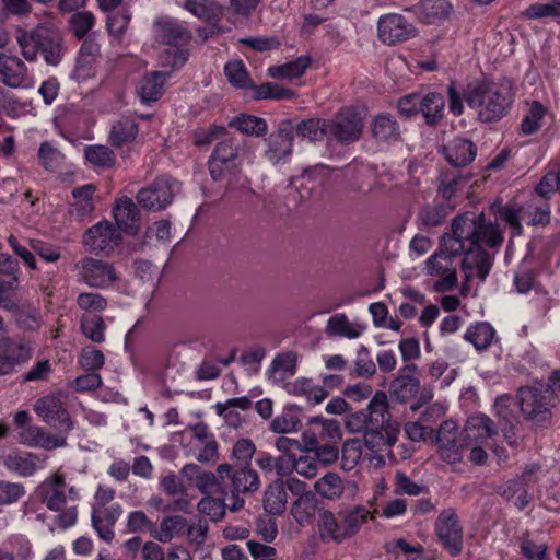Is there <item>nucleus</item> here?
<instances>
[{
  "mask_svg": "<svg viewBox=\"0 0 560 560\" xmlns=\"http://www.w3.org/2000/svg\"><path fill=\"white\" fill-rule=\"evenodd\" d=\"M471 229L469 220H453L452 232L442 236L439 249L427 259V273L438 278L433 283L434 291L446 292L456 287L457 273L453 260L463 254L460 237L468 236Z\"/></svg>",
  "mask_w": 560,
  "mask_h": 560,
  "instance_id": "obj_1",
  "label": "nucleus"
},
{
  "mask_svg": "<svg viewBox=\"0 0 560 560\" xmlns=\"http://www.w3.org/2000/svg\"><path fill=\"white\" fill-rule=\"evenodd\" d=\"M464 97L480 121H498L509 113L514 102L513 84L508 79L472 82L464 89Z\"/></svg>",
  "mask_w": 560,
  "mask_h": 560,
  "instance_id": "obj_2",
  "label": "nucleus"
},
{
  "mask_svg": "<svg viewBox=\"0 0 560 560\" xmlns=\"http://www.w3.org/2000/svg\"><path fill=\"white\" fill-rule=\"evenodd\" d=\"M152 35L155 43L168 46L160 56L163 67L175 69L185 65L188 51L182 47L192 38L185 22L168 15L159 16L153 21Z\"/></svg>",
  "mask_w": 560,
  "mask_h": 560,
  "instance_id": "obj_3",
  "label": "nucleus"
},
{
  "mask_svg": "<svg viewBox=\"0 0 560 560\" xmlns=\"http://www.w3.org/2000/svg\"><path fill=\"white\" fill-rule=\"evenodd\" d=\"M16 42L27 61H36L38 51L49 66H57L63 57L62 37L52 24H39L32 31L20 30Z\"/></svg>",
  "mask_w": 560,
  "mask_h": 560,
  "instance_id": "obj_4",
  "label": "nucleus"
},
{
  "mask_svg": "<svg viewBox=\"0 0 560 560\" xmlns=\"http://www.w3.org/2000/svg\"><path fill=\"white\" fill-rule=\"evenodd\" d=\"M491 210L497 218L505 221L510 225L513 236L522 234L521 221L530 225H545L549 223L550 220V208L548 203H538L534 199L524 206L494 202Z\"/></svg>",
  "mask_w": 560,
  "mask_h": 560,
  "instance_id": "obj_5",
  "label": "nucleus"
},
{
  "mask_svg": "<svg viewBox=\"0 0 560 560\" xmlns=\"http://www.w3.org/2000/svg\"><path fill=\"white\" fill-rule=\"evenodd\" d=\"M400 427L395 421H381L373 424L364 434L363 443L370 451V463L376 467L385 464V455L397 442Z\"/></svg>",
  "mask_w": 560,
  "mask_h": 560,
  "instance_id": "obj_6",
  "label": "nucleus"
},
{
  "mask_svg": "<svg viewBox=\"0 0 560 560\" xmlns=\"http://www.w3.org/2000/svg\"><path fill=\"white\" fill-rule=\"evenodd\" d=\"M180 189V184L168 177H158L149 186L139 190L137 200L145 209L160 211L168 207L176 192Z\"/></svg>",
  "mask_w": 560,
  "mask_h": 560,
  "instance_id": "obj_7",
  "label": "nucleus"
},
{
  "mask_svg": "<svg viewBox=\"0 0 560 560\" xmlns=\"http://www.w3.org/2000/svg\"><path fill=\"white\" fill-rule=\"evenodd\" d=\"M78 281L91 288L105 289L117 280L112 264L93 257H84L74 264Z\"/></svg>",
  "mask_w": 560,
  "mask_h": 560,
  "instance_id": "obj_8",
  "label": "nucleus"
},
{
  "mask_svg": "<svg viewBox=\"0 0 560 560\" xmlns=\"http://www.w3.org/2000/svg\"><path fill=\"white\" fill-rule=\"evenodd\" d=\"M548 389L538 387H523L518 392L520 407L526 419L536 427H547L551 420V411L548 408Z\"/></svg>",
  "mask_w": 560,
  "mask_h": 560,
  "instance_id": "obj_9",
  "label": "nucleus"
},
{
  "mask_svg": "<svg viewBox=\"0 0 560 560\" xmlns=\"http://www.w3.org/2000/svg\"><path fill=\"white\" fill-rule=\"evenodd\" d=\"M183 438L188 440L187 454L194 456L198 462L207 463L217 459L218 443L206 424L198 423L187 428Z\"/></svg>",
  "mask_w": 560,
  "mask_h": 560,
  "instance_id": "obj_10",
  "label": "nucleus"
},
{
  "mask_svg": "<svg viewBox=\"0 0 560 560\" xmlns=\"http://www.w3.org/2000/svg\"><path fill=\"white\" fill-rule=\"evenodd\" d=\"M459 219L469 220L472 223L471 233H469L468 236L460 237L464 250L467 244L475 246H481V244H485L489 247H495L502 243L503 237L498 224L491 222L486 223L482 213L477 214L472 212H465L457 215L454 220Z\"/></svg>",
  "mask_w": 560,
  "mask_h": 560,
  "instance_id": "obj_11",
  "label": "nucleus"
},
{
  "mask_svg": "<svg viewBox=\"0 0 560 560\" xmlns=\"http://www.w3.org/2000/svg\"><path fill=\"white\" fill-rule=\"evenodd\" d=\"M377 34L382 43L395 45L418 36V30L404 15L387 13L378 18Z\"/></svg>",
  "mask_w": 560,
  "mask_h": 560,
  "instance_id": "obj_12",
  "label": "nucleus"
},
{
  "mask_svg": "<svg viewBox=\"0 0 560 560\" xmlns=\"http://www.w3.org/2000/svg\"><path fill=\"white\" fill-rule=\"evenodd\" d=\"M362 129V113L352 107L341 109L334 120L328 122L329 137H332L341 143H350L359 140Z\"/></svg>",
  "mask_w": 560,
  "mask_h": 560,
  "instance_id": "obj_13",
  "label": "nucleus"
},
{
  "mask_svg": "<svg viewBox=\"0 0 560 560\" xmlns=\"http://www.w3.org/2000/svg\"><path fill=\"white\" fill-rule=\"evenodd\" d=\"M40 494L51 511L62 510L68 501H78L80 490L73 486L68 487L62 475L54 474L39 487Z\"/></svg>",
  "mask_w": 560,
  "mask_h": 560,
  "instance_id": "obj_14",
  "label": "nucleus"
},
{
  "mask_svg": "<svg viewBox=\"0 0 560 560\" xmlns=\"http://www.w3.org/2000/svg\"><path fill=\"white\" fill-rule=\"evenodd\" d=\"M435 533L451 556H457L462 551L463 529L454 509H445L439 514Z\"/></svg>",
  "mask_w": 560,
  "mask_h": 560,
  "instance_id": "obj_15",
  "label": "nucleus"
},
{
  "mask_svg": "<svg viewBox=\"0 0 560 560\" xmlns=\"http://www.w3.org/2000/svg\"><path fill=\"white\" fill-rule=\"evenodd\" d=\"M120 234L108 221L91 226L83 235L84 247L95 254H109L118 245Z\"/></svg>",
  "mask_w": 560,
  "mask_h": 560,
  "instance_id": "obj_16",
  "label": "nucleus"
},
{
  "mask_svg": "<svg viewBox=\"0 0 560 560\" xmlns=\"http://www.w3.org/2000/svg\"><path fill=\"white\" fill-rule=\"evenodd\" d=\"M293 140L291 126L288 122H282L266 139L265 158L275 165L288 163L293 152Z\"/></svg>",
  "mask_w": 560,
  "mask_h": 560,
  "instance_id": "obj_17",
  "label": "nucleus"
},
{
  "mask_svg": "<svg viewBox=\"0 0 560 560\" xmlns=\"http://www.w3.org/2000/svg\"><path fill=\"white\" fill-rule=\"evenodd\" d=\"M63 404L62 394L47 395L36 401L34 409L46 423L70 431L73 422Z\"/></svg>",
  "mask_w": 560,
  "mask_h": 560,
  "instance_id": "obj_18",
  "label": "nucleus"
},
{
  "mask_svg": "<svg viewBox=\"0 0 560 560\" xmlns=\"http://www.w3.org/2000/svg\"><path fill=\"white\" fill-rule=\"evenodd\" d=\"M0 78L5 85L13 89H31L35 84L24 62L19 57L4 52H0Z\"/></svg>",
  "mask_w": 560,
  "mask_h": 560,
  "instance_id": "obj_19",
  "label": "nucleus"
},
{
  "mask_svg": "<svg viewBox=\"0 0 560 560\" xmlns=\"http://www.w3.org/2000/svg\"><path fill=\"white\" fill-rule=\"evenodd\" d=\"M32 357L31 348L23 341L12 338L0 339V376L11 374L18 365Z\"/></svg>",
  "mask_w": 560,
  "mask_h": 560,
  "instance_id": "obj_20",
  "label": "nucleus"
},
{
  "mask_svg": "<svg viewBox=\"0 0 560 560\" xmlns=\"http://www.w3.org/2000/svg\"><path fill=\"white\" fill-rule=\"evenodd\" d=\"M462 270L467 282L477 278L483 281L491 268L490 257L481 246L466 245L463 252Z\"/></svg>",
  "mask_w": 560,
  "mask_h": 560,
  "instance_id": "obj_21",
  "label": "nucleus"
},
{
  "mask_svg": "<svg viewBox=\"0 0 560 560\" xmlns=\"http://www.w3.org/2000/svg\"><path fill=\"white\" fill-rule=\"evenodd\" d=\"M418 366L413 363L399 369L397 376L389 384V394L400 402H405L416 396L420 388L417 377Z\"/></svg>",
  "mask_w": 560,
  "mask_h": 560,
  "instance_id": "obj_22",
  "label": "nucleus"
},
{
  "mask_svg": "<svg viewBox=\"0 0 560 560\" xmlns=\"http://www.w3.org/2000/svg\"><path fill=\"white\" fill-rule=\"evenodd\" d=\"M240 163L236 149L230 142H220L209 160L211 177L219 180L226 174L232 173Z\"/></svg>",
  "mask_w": 560,
  "mask_h": 560,
  "instance_id": "obj_23",
  "label": "nucleus"
},
{
  "mask_svg": "<svg viewBox=\"0 0 560 560\" xmlns=\"http://www.w3.org/2000/svg\"><path fill=\"white\" fill-rule=\"evenodd\" d=\"M439 453L441 458L448 464L459 463L463 458V443L457 440L456 424L445 421L438 432Z\"/></svg>",
  "mask_w": 560,
  "mask_h": 560,
  "instance_id": "obj_24",
  "label": "nucleus"
},
{
  "mask_svg": "<svg viewBox=\"0 0 560 560\" xmlns=\"http://www.w3.org/2000/svg\"><path fill=\"white\" fill-rule=\"evenodd\" d=\"M121 514L122 508L119 503H112L104 509H92V527L102 540L110 542L114 539V526Z\"/></svg>",
  "mask_w": 560,
  "mask_h": 560,
  "instance_id": "obj_25",
  "label": "nucleus"
},
{
  "mask_svg": "<svg viewBox=\"0 0 560 560\" xmlns=\"http://www.w3.org/2000/svg\"><path fill=\"white\" fill-rule=\"evenodd\" d=\"M495 433L497 430L492 420L483 413H476L468 418L462 441L465 445L485 443Z\"/></svg>",
  "mask_w": 560,
  "mask_h": 560,
  "instance_id": "obj_26",
  "label": "nucleus"
},
{
  "mask_svg": "<svg viewBox=\"0 0 560 560\" xmlns=\"http://www.w3.org/2000/svg\"><path fill=\"white\" fill-rule=\"evenodd\" d=\"M95 191L96 186L93 184L75 187L71 192V200L69 201L70 215L77 220H84L90 217L95 210Z\"/></svg>",
  "mask_w": 560,
  "mask_h": 560,
  "instance_id": "obj_27",
  "label": "nucleus"
},
{
  "mask_svg": "<svg viewBox=\"0 0 560 560\" xmlns=\"http://www.w3.org/2000/svg\"><path fill=\"white\" fill-rule=\"evenodd\" d=\"M20 442L30 447L54 450L66 445V439L46 432L44 428L28 425L20 432Z\"/></svg>",
  "mask_w": 560,
  "mask_h": 560,
  "instance_id": "obj_28",
  "label": "nucleus"
},
{
  "mask_svg": "<svg viewBox=\"0 0 560 560\" xmlns=\"http://www.w3.org/2000/svg\"><path fill=\"white\" fill-rule=\"evenodd\" d=\"M452 9L450 0H421L415 8L408 10L413 11L423 23L434 24L447 19Z\"/></svg>",
  "mask_w": 560,
  "mask_h": 560,
  "instance_id": "obj_29",
  "label": "nucleus"
},
{
  "mask_svg": "<svg viewBox=\"0 0 560 560\" xmlns=\"http://www.w3.org/2000/svg\"><path fill=\"white\" fill-rule=\"evenodd\" d=\"M476 153L475 144L468 139H455L443 148L445 159L456 167H463L472 162Z\"/></svg>",
  "mask_w": 560,
  "mask_h": 560,
  "instance_id": "obj_30",
  "label": "nucleus"
},
{
  "mask_svg": "<svg viewBox=\"0 0 560 560\" xmlns=\"http://www.w3.org/2000/svg\"><path fill=\"white\" fill-rule=\"evenodd\" d=\"M138 132L139 127L136 118L131 115H124L112 125L109 142L113 147L120 148L133 142Z\"/></svg>",
  "mask_w": 560,
  "mask_h": 560,
  "instance_id": "obj_31",
  "label": "nucleus"
},
{
  "mask_svg": "<svg viewBox=\"0 0 560 560\" xmlns=\"http://www.w3.org/2000/svg\"><path fill=\"white\" fill-rule=\"evenodd\" d=\"M318 535L324 542L340 544L346 540L342 522L330 511H322L317 520Z\"/></svg>",
  "mask_w": 560,
  "mask_h": 560,
  "instance_id": "obj_32",
  "label": "nucleus"
},
{
  "mask_svg": "<svg viewBox=\"0 0 560 560\" xmlns=\"http://www.w3.org/2000/svg\"><path fill=\"white\" fill-rule=\"evenodd\" d=\"M364 330V325L350 322L345 314H336L331 316L326 325L327 335L332 337L355 339L359 338Z\"/></svg>",
  "mask_w": 560,
  "mask_h": 560,
  "instance_id": "obj_33",
  "label": "nucleus"
},
{
  "mask_svg": "<svg viewBox=\"0 0 560 560\" xmlns=\"http://www.w3.org/2000/svg\"><path fill=\"white\" fill-rule=\"evenodd\" d=\"M168 78L166 72L155 71L145 75L138 88V94L142 102H155L164 93V84Z\"/></svg>",
  "mask_w": 560,
  "mask_h": 560,
  "instance_id": "obj_34",
  "label": "nucleus"
},
{
  "mask_svg": "<svg viewBox=\"0 0 560 560\" xmlns=\"http://www.w3.org/2000/svg\"><path fill=\"white\" fill-rule=\"evenodd\" d=\"M287 491L284 481L281 479L275 480L265 490L264 509L268 514H281L287 508Z\"/></svg>",
  "mask_w": 560,
  "mask_h": 560,
  "instance_id": "obj_35",
  "label": "nucleus"
},
{
  "mask_svg": "<svg viewBox=\"0 0 560 560\" xmlns=\"http://www.w3.org/2000/svg\"><path fill=\"white\" fill-rule=\"evenodd\" d=\"M310 66L311 58L301 56L283 65L270 67L268 73L273 79L292 81L302 77Z\"/></svg>",
  "mask_w": 560,
  "mask_h": 560,
  "instance_id": "obj_36",
  "label": "nucleus"
},
{
  "mask_svg": "<svg viewBox=\"0 0 560 560\" xmlns=\"http://www.w3.org/2000/svg\"><path fill=\"white\" fill-rule=\"evenodd\" d=\"M420 113L429 125H434L442 119L445 101L442 94L436 92H428L420 94Z\"/></svg>",
  "mask_w": 560,
  "mask_h": 560,
  "instance_id": "obj_37",
  "label": "nucleus"
},
{
  "mask_svg": "<svg viewBox=\"0 0 560 560\" xmlns=\"http://www.w3.org/2000/svg\"><path fill=\"white\" fill-rule=\"evenodd\" d=\"M19 287L18 271L7 272L0 277V307L5 311H18L16 290Z\"/></svg>",
  "mask_w": 560,
  "mask_h": 560,
  "instance_id": "obj_38",
  "label": "nucleus"
},
{
  "mask_svg": "<svg viewBox=\"0 0 560 560\" xmlns=\"http://www.w3.org/2000/svg\"><path fill=\"white\" fill-rule=\"evenodd\" d=\"M178 4L200 20H212L222 14V7L214 0H178Z\"/></svg>",
  "mask_w": 560,
  "mask_h": 560,
  "instance_id": "obj_39",
  "label": "nucleus"
},
{
  "mask_svg": "<svg viewBox=\"0 0 560 560\" xmlns=\"http://www.w3.org/2000/svg\"><path fill=\"white\" fill-rule=\"evenodd\" d=\"M232 493H247L256 491L260 486L258 474L248 466L236 469L231 475Z\"/></svg>",
  "mask_w": 560,
  "mask_h": 560,
  "instance_id": "obj_40",
  "label": "nucleus"
},
{
  "mask_svg": "<svg viewBox=\"0 0 560 560\" xmlns=\"http://www.w3.org/2000/svg\"><path fill=\"white\" fill-rule=\"evenodd\" d=\"M113 214L117 225L129 232L133 229V224L138 218L137 206L129 198L118 199L114 209Z\"/></svg>",
  "mask_w": 560,
  "mask_h": 560,
  "instance_id": "obj_41",
  "label": "nucleus"
},
{
  "mask_svg": "<svg viewBox=\"0 0 560 560\" xmlns=\"http://www.w3.org/2000/svg\"><path fill=\"white\" fill-rule=\"evenodd\" d=\"M314 490L325 499L336 500L339 499L343 493L345 486L338 474L328 472L316 480Z\"/></svg>",
  "mask_w": 560,
  "mask_h": 560,
  "instance_id": "obj_42",
  "label": "nucleus"
},
{
  "mask_svg": "<svg viewBox=\"0 0 560 560\" xmlns=\"http://www.w3.org/2000/svg\"><path fill=\"white\" fill-rule=\"evenodd\" d=\"M494 336V328L485 322L470 326L465 332V339L472 343L478 351L487 349L492 343Z\"/></svg>",
  "mask_w": 560,
  "mask_h": 560,
  "instance_id": "obj_43",
  "label": "nucleus"
},
{
  "mask_svg": "<svg viewBox=\"0 0 560 560\" xmlns=\"http://www.w3.org/2000/svg\"><path fill=\"white\" fill-rule=\"evenodd\" d=\"M4 466L20 476H32L36 469V457L31 453L10 454L4 459Z\"/></svg>",
  "mask_w": 560,
  "mask_h": 560,
  "instance_id": "obj_44",
  "label": "nucleus"
},
{
  "mask_svg": "<svg viewBox=\"0 0 560 560\" xmlns=\"http://www.w3.org/2000/svg\"><path fill=\"white\" fill-rule=\"evenodd\" d=\"M374 138L380 141H392L399 138L400 131L397 121L385 114L378 115L372 122Z\"/></svg>",
  "mask_w": 560,
  "mask_h": 560,
  "instance_id": "obj_45",
  "label": "nucleus"
},
{
  "mask_svg": "<svg viewBox=\"0 0 560 560\" xmlns=\"http://www.w3.org/2000/svg\"><path fill=\"white\" fill-rule=\"evenodd\" d=\"M182 471L190 478L195 475V486L205 494L213 493L219 488L215 475L211 471H201L195 464L185 465Z\"/></svg>",
  "mask_w": 560,
  "mask_h": 560,
  "instance_id": "obj_46",
  "label": "nucleus"
},
{
  "mask_svg": "<svg viewBox=\"0 0 560 560\" xmlns=\"http://www.w3.org/2000/svg\"><path fill=\"white\" fill-rule=\"evenodd\" d=\"M1 549L5 550L13 560H32L34 556L30 540L20 534L8 537Z\"/></svg>",
  "mask_w": 560,
  "mask_h": 560,
  "instance_id": "obj_47",
  "label": "nucleus"
},
{
  "mask_svg": "<svg viewBox=\"0 0 560 560\" xmlns=\"http://www.w3.org/2000/svg\"><path fill=\"white\" fill-rule=\"evenodd\" d=\"M291 513L300 525L308 524L316 513V499L313 493L302 494L293 503Z\"/></svg>",
  "mask_w": 560,
  "mask_h": 560,
  "instance_id": "obj_48",
  "label": "nucleus"
},
{
  "mask_svg": "<svg viewBox=\"0 0 560 560\" xmlns=\"http://www.w3.org/2000/svg\"><path fill=\"white\" fill-rule=\"evenodd\" d=\"M85 160L94 167L109 168L115 164V154L106 145L93 144L84 149Z\"/></svg>",
  "mask_w": 560,
  "mask_h": 560,
  "instance_id": "obj_49",
  "label": "nucleus"
},
{
  "mask_svg": "<svg viewBox=\"0 0 560 560\" xmlns=\"http://www.w3.org/2000/svg\"><path fill=\"white\" fill-rule=\"evenodd\" d=\"M230 125L235 127L242 133L256 137L265 135L268 129L265 119L244 114L235 117Z\"/></svg>",
  "mask_w": 560,
  "mask_h": 560,
  "instance_id": "obj_50",
  "label": "nucleus"
},
{
  "mask_svg": "<svg viewBox=\"0 0 560 560\" xmlns=\"http://www.w3.org/2000/svg\"><path fill=\"white\" fill-rule=\"evenodd\" d=\"M296 132L310 141H318L329 136L328 121L318 118L303 120L296 126Z\"/></svg>",
  "mask_w": 560,
  "mask_h": 560,
  "instance_id": "obj_51",
  "label": "nucleus"
},
{
  "mask_svg": "<svg viewBox=\"0 0 560 560\" xmlns=\"http://www.w3.org/2000/svg\"><path fill=\"white\" fill-rule=\"evenodd\" d=\"M547 108L539 102L534 101L529 105L527 114L521 122V130L524 135H533L537 132L541 126Z\"/></svg>",
  "mask_w": 560,
  "mask_h": 560,
  "instance_id": "obj_52",
  "label": "nucleus"
},
{
  "mask_svg": "<svg viewBox=\"0 0 560 560\" xmlns=\"http://www.w3.org/2000/svg\"><path fill=\"white\" fill-rule=\"evenodd\" d=\"M130 20L131 12L126 8H121L116 12L109 13L106 19V28L108 34L114 38L120 39L126 33Z\"/></svg>",
  "mask_w": 560,
  "mask_h": 560,
  "instance_id": "obj_53",
  "label": "nucleus"
},
{
  "mask_svg": "<svg viewBox=\"0 0 560 560\" xmlns=\"http://www.w3.org/2000/svg\"><path fill=\"white\" fill-rule=\"evenodd\" d=\"M368 416H371L372 424H380L381 421H392L388 413L387 395L377 390L368 405Z\"/></svg>",
  "mask_w": 560,
  "mask_h": 560,
  "instance_id": "obj_54",
  "label": "nucleus"
},
{
  "mask_svg": "<svg viewBox=\"0 0 560 560\" xmlns=\"http://www.w3.org/2000/svg\"><path fill=\"white\" fill-rule=\"evenodd\" d=\"M296 362L298 358L293 352L279 354L271 363V372L277 380L282 381L295 374Z\"/></svg>",
  "mask_w": 560,
  "mask_h": 560,
  "instance_id": "obj_55",
  "label": "nucleus"
},
{
  "mask_svg": "<svg viewBox=\"0 0 560 560\" xmlns=\"http://www.w3.org/2000/svg\"><path fill=\"white\" fill-rule=\"evenodd\" d=\"M186 524V520L179 515L164 517L160 524V530L156 537L160 541H170L175 536L185 532Z\"/></svg>",
  "mask_w": 560,
  "mask_h": 560,
  "instance_id": "obj_56",
  "label": "nucleus"
},
{
  "mask_svg": "<svg viewBox=\"0 0 560 560\" xmlns=\"http://www.w3.org/2000/svg\"><path fill=\"white\" fill-rule=\"evenodd\" d=\"M369 513L365 508L357 506L342 516L341 522L347 539L359 532L361 526L366 522Z\"/></svg>",
  "mask_w": 560,
  "mask_h": 560,
  "instance_id": "obj_57",
  "label": "nucleus"
},
{
  "mask_svg": "<svg viewBox=\"0 0 560 560\" xmlns=\"http://www.w3.org/2000/svg\"><path fill=\"white\" fill-rule=\"evenodd\" d=\"M40 164L50 172L58 171L63 163V154L50 142H43L38 150Z\"/></svg>",
  "mask_w": 560,
  "mask_h": 560,
  "instance_id": "obj_58",
  "label": "nucleus"
},
{
  "mask_svg": "<svg viewBox=\"0 0 560 560\" xmlns=\"http://www.w3.org/2000/svg\"><path fill=\"white\" fill-rule=\"evenodd\" d=\"M82 332L94 342L104 341L105 325L102 317L95 314H85L81 318Z\"/></svg>",
  "mask_w": 560,
  "mask_h": 560,
  "instance_id": "obj_59",
  "label": "nucleus"
},
{
  "mask_svg": "<svg viewBox=\"0 0 560 560\" xmlns=\"http://www.w3.org/2000/svg\"><path fill=\"white\" fill-rule=\"evenodd\" d=\"M225 75L229 82L240 89L250 85V79L244 63L241 60H233L224 67Z\"/></svg>",
  "mask_w": 560,
  "mask_h": 560,
  "instance_id": "obj_60",
  "label": "nucleus"
},
{
  "mask_svg": "<svg viewBox=\"0 0 560 560\" xmlns=\"http://www.w3.org/2000/svg\"><path fill=\"white\" fill-rule=\"evenodd\" d=\"M96 63L97 61L91 59V57H84L78 54L70 78L78 83L92 79L96 73Z\"/></svg>",
  "mask_w": 560,
  "mask_h": 560,
  "instance_id": "obj_61",
  "label": "nucleus"
},
{
  "mask_svg": "<svg viewBox=\"0 0 560 560\" xmlns=\"http://www.w3.org/2000/svg\"><path fill=\"white\" fill-rule=\"evenodd\" d=\"M362 457V441L359 439L347 440L342 445V468L351 470Z\"/></svg>",
  "mask_w": 560,
  "mask_h": 560,
  "instance_id": "obj_62",
  "label": "nucleus"
},
{
  "mask_svg": "<svg viewBox=\"0 0 560 560\" xmlns=\"http://www.w3.org/2000/svg\"><path fill=\"white\" fill-rule=\"evenodd\" d=\"M300 420L292 409H285L270 423V430L275 433H291L296 431Z\"/></svg>",
  "mask_w": 560,
  "mask_h": 560,
  "instance_id": "obj_63",
  "label": "nucleus"
},
{
  "mask_svg": "<svg viewBox=\"0 0 560 560\" xmlns=\"http://www.w3.org/2000/svg\"><path fill=\"white\" fill-rule=\"evenodd\" d=\"M525 15L528 19L560 18V0L532 4L526 9Z\"/></svg>",
  "mask_w": 560,
  "mask_h": 560,
  "instance_id": "obj_64",
  "label": "nucleus"
}]
</instances>
